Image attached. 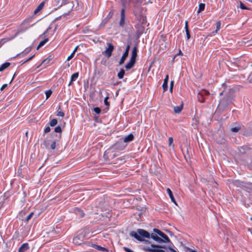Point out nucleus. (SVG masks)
Instances as JSON below:
<instances>
[{
  "label": "nucleus",
  "mask_w": 252,
  "mask_h": 252,
  "mask_svg": "<svg viewBox=\"0 0 252 252\" xmlns=\"http://www.w3.org/2000/svg\"><path fill=\"white\" fill-rule=\"evenodd\" d=\"M49 60H48L47 59H45L44 60H43L42 61V62L41 63V64L38 66V67H39V66H41L42 64H47L49 63Z\"/></svg>",
  "instance_id": "obj_42"
},
{
  "label": "nucleus",
  "mask_w": 252,
  "mask_h": 252,
  "mask_svg": "<svg viewBox=\"0 0 252 252\" xmlns=\"http://www.w3.org/2000/svg\"><path fill=\"white\" fill-rule=\"evenodd\" d=\"M54 131L57 133H61L62 131V128L60 126H58L54 129Z\"/></svg>",
  "instance_id": "obj_33"
},
{
  "label": "nucleus",
  "mask_w": 252,
  "mask_h": 252,
  "mask_svg": "<svg viewBox=\"0 0 252 252\" xmlns=\"http://www.w3.org/2000/svg\"><path fill=\"white\" fill-rule=\"evenodd\" d=\"M137 56V46L135 45L132 49L130 58L136 60Z\"/></svg>",
  "instance_id": "obj_13"
},
{
  "label": "nucleus",
  "mask_w": 252,
  "mask_h": 252,
  "mask_svg": "<svg viewBox=\"0 0 252 252\" xmlns=\"http://www.w3.org/2000/svg\"><path fill=\"white\" fill-rule=\"evenodd\" d=\"M48 30H46L42 34H41L39 36V38H42V37H46V34L48 33Z\"/></svg>",
  "instance_id": "obj_44"
},
{
  "label": "nucleus",
  "mask_w": 252,
  "mask_h": 252,
  "mask_svg": "<svg viewBox=\"0 0 252 252\" xmlns=\"http://www.w3.org/2000/svg\"><path fill=\"white\" fill-rule=\"evenodd\" d=\"M151 237L153 240H154L155 241H157V242H158L159 243H161L163 242V240L162 238L159 237L158 236L157 234L152 233L151 234Z\"/></svg>",
  "instance_id": "obj_11"
},
{
  "label": "nucleus",
  "mask_w": 252,
  "mask_h": 252,
  "mask_svg": "<svg viewBox=\"0 0 252 252\" xmlns=\"http://www.w3.org/2000/svg\"><path fill=\"white\" fill-rule=\"evenodd\" d=\"M45 2L44 1L40 3L38 6L36 8V9L34 11V14H37L39 11H40L43 7L44 5Z\"/></svg>",
  "instance_id": "obj_17"
},
{
  "label": "nucleus",
  "mask_w": 252,
  "mask_h": 252,
  "mask_svg": "<svg viewBox=\"0 0 252 252\" xmlns=\"http://www.w3.org/2000/svg\"><path fill=\"white\" fill-rule=\"evenodd\" d=\"M43 145L46 148H49V144L47 143V142L45 141H44L43 143Z\"/></svg>",
  "instance_id": "obj_52"
},
{
  "label": "nucleus",
  "mask_w": 252,
  "mask_h": 252,
  "mask_svg": "<svg viewBox=\"0 0 252 252\" xmlns=\"http://www.w3.org/2000/svg\"><path fill=\"white\" fill-rule=\"evenodd\" d=\"M78 76H79L78 72H76V73H73L71 76L70 81L68 85L69 86L71 85L72 84V83L74 81H75L77 78H78Z\"/></svg>",
  "instance_id": "obj_15"
},
{
  "label": "nucleus",
  "mask_w": 252,
  "mask_h": 252,
  "mask_svg": "<svg viewBox=\"0 0 252 252\" xmlns=\"http://www.w3.org/2000/svg\"><path fill=\"white\" fill-rule=\"evenodd\" d=\"M221 23L220 21H218L216 23V30L213 32V33H217L218 31L220 29Z\"/></svg>",
  "instance_id": "obj_29"
},
{
  "label": "nucleus",
  "mask_w": 252,
  "mask_h": 252,
  "mask_svg": "<svg viewBox=\"0 0 252 252\" xmlns=\"http://www.w3.org/2000/svg\"><path fill=\"white\" fill-rule=\"evenodd\" d=\"M128 54H127L126 52H124L121 57V59H120V61H119V65H122L123 63H124L125 60L128 57Z\"/></svg>",
  "instance_id": "obj_16"
},
{
  "label": "nucleus",
  "mask_w": 252,
  "mask_h": 252,
  "mask_svg": "<svg viewBox=\"0 0 252 252\" xmlns=\"http://www.w3.org/2000/svg\"><path fill=\"white\" fill-rule=\"evenodd\" d=\"M129 235L131 237H134L139 241L142 242L144 238H150L151 234L147 231L143 229H138L137 232L132 231L130 232Z\"/></svg>",
  "instance_id": "obj_2"
},
{
  "label": "nucleus",
  "mask_w": 252,
  "mask_h": 252,
  "mask_svg": "<svg viewBox=\"0 0 252 252\" xmlns=\"http://www.w3.org/2000/svg\"><path fill=\"white\" fill-rule=\"evenodd\" d=\"M113 10H111L109 13H108V14L107 15V17H106V18L107 19V20H109L110 18H111L113 15Z\"/></svg>",
  "instance_id": "obj_35"
},
{
  "label": "nucleus",
  "mask_w": 252,
  "mask_h": 252,
  "mask_svg": "<svg viewBox=\"0 0 252 252\" xmlns=\"http://www.w3.org/2000/svg\"><path fill=\"white\" fill-rule=\"evenodd\" d=\"M79 232V234L73 239V243L77 245L82 244L83 243L84 239L86 237V233L84 230H81Z\"/></svg>",
  "instance_id": "obj_4"
},
{
  "label": "nucleus",
  "mask_w": 252,
  "mask_h": 252,
  "mask_svg": "<svg viewBox=\"0 0 252 252\" xmlns=\"http://www.w3.org/2000/svg\"><path fill=\"white\" fill-rule=\"evenodd\" d=\"M174 86V81H171L170 84V91L172 93L173 91V88Z\"/></svg>",
  "instance_id": "obj_43"
},
{
  "label": "nucleus",
  "mask_w": 252,
  "mask_h": 252,
  "mask_svg": "<svg viewBox=\"0 0 252 252\" xmlns=\"http://www.w3.org/2000/svg\"><path fill=\"white\" fill-rule=\"evenodd\" d=\"M74 54L75 53L72 52L71 55L68 57L67 59V61H69L70 60H71L74 56Z\"/></svg>",
  "instance_id": "obj_49"
},
{
  "label": "nucleus",
  "mask_w": 252,
  "mask_h": 252,
  "mask_svg": "<svg viewBox=\"0 0 252 252\" xmlns=\"http://www.w3.org/2000/svg\"><path fill=\"white\" fill-rule=\"evenodd\" d=\"M51 128L49 126H47L44 129V132L48 133L50 131Z\"/></svg>",
  "instance_id": "obj_48"
},
{
  "label": "nucleus",
  "mask_w": 252,
  "mask_h": 252,
  "mask_svg": "<svg viewBox=\"0 0 252 252\" xmlns=\"http://www.w3.org/2000/svg\"><path fill=\"white\" fill-rule=\"evenodd\" d=\"M185 31H189L188 25H185Z\"/></svg>",
  "instance_id": "obj_59"
},
{
  "label": "nucleus",
  "mask_w": 252,
  "mask_h": 252,
  "mask_svg": "<svg viewBox=\"0 0 252 252\" xmlns=\"http://www.w3.org/2000/svg\"><path fill=\"white\" fill-rule=\"evenodd\" d=\"M186 33L187 39H189L190 38V35L189 30V31H186Z\"/></svg>",
  "instance_id": "obj_51"
},
{
  "label": "nucleus",
  "mask_w": 252,
  "mask_h": 252,
  "mask_svg": "<svg viewBox=\"0 0 252 252\" xmlns=\"http://www.w3.org/2000/svg\"><path fill=\"white\" fill-rule=\"evenodd\" d=\"M130 43H129L127 44L126 46V50L124 52H126L127 53V54H128L129 53V51L130 50Z\"/></svg>",
  "instance_id": "obj_38"
},
{
  "label": "nucleus",
  "mask_w": 252,
  "mask_h": 252,
  "mask_svg": "<svg viewBox=\"0 0 252 252\" xmlns=\"http://www.w3.org/2000/svg\"><path fill=\"white\" fill-rule=\"evenodd\" d=\"M75 213L80 218H83L85 215V214L84 213L83 211L79 208H76Z\"/></svg>",
  "instance_id": "obj_19"
},
{
  "label": "nucleus",
  "mask_w": 252,
  "mask_h": 252,
  "mask_svg": "<svg viewBox=\"0 0 252 252\" xmlns=\"http://www.w3.org/2000/svg\"><path fill=\"white\" fill-rule=\"evenodd\" d=\"M107 45L108 47L105 51L102 52V54L104 55L108 58H109L112 55V52L114 49V47L111 43H107Z\"/></svg>",
  "instance_id": "obj_6"
},
{
  "label": "nucleus",
  "mask_w": 252,
  "mask_h": 252,
  "mask_svg": "<svg viewBox=\"0 0 252 252\" xmlns=\"http://www.w3.org/2000/svg\"><path fill=\"white\" fill-rule=\"evenodd\" d=\"M134 135L132 133H130L127 136H125L124 138H123V140L124 141L125 143H129L134 139Z\"/></svg>",
  "instance_id": "obj_9"
},
{
  "label": "nucleus",
  "mask_w": 252,
  "mask_h": 252,
  "mask_svg": "<svg viewBox=\"0 0 252 252\" xmlns=\"http://www.w3.org/2000/svg\"><path fill=\"white\" fill-rule=\"evenodd\" d=\"M78 46H76V47L75 48L74 50H73V53H75V52L77 51V49H78Z\"/></svg>",
  "instance_id": "obj_57"
},
{
  "label": "nucleus",
  "mask_w": 252,
  "mask_h": 252,
  "mask_svg": "<svg viewBox=\"0 0 252 252\" xmlns=\"http://www.w3.org/2000/svg\"><path fill=\"white\" fill-rule=\"evenodd\" d=\"M15 75H16V73H15V74L13 75V77H12V79H11V81H10V83H11V82L12 81V80H13V79H14V77L15 76Z\"/></svg>",
  "instance_id": "obj_61"
},
{
  "label": "nucleus",
  "mask_w": 252,
  "mask_h": 252,
  "mask_svg": "<svg viewBox=\"0 0 252 252\" xmlns=\"http://www.w3.org/2000/svg\"><path fill=\"white\" fill-rule=\"evenodd\" d=\"M126 146V144L123 140V138H120L113 146V147L116 150L120 151L124 150Z\"/></svg>",
  "instance_id": "obj_5"
},
{
  "label": "nucleus",
  "mask_w": 252,
  "mask_h": 252,
  "mask_svg": "<svg viewBox=\"0 0 252 252\" xmlns=\"http://www.w3.org/2000/svg\"><path fill=\"white\" fill-rule=\"evenodd\" d=\"M66 0H63L62 1V4L60 5V6H61L63 4H67V2H66Z\"/></svg>",
  "instance_id": "obj_55"
},
{
  "label": "nucleus",
  "mask_w": 252,
  "mask_h": 252,
  "mask_svg": "<svg viewBox=\"0 0 252 252\" xmlns=\"http://www.w3.org/2000/svg\"><path fill=\"white\" fill-rule=\"evenodd\" d=\"M52 29V27L51 26L49 27L46 30H48V32Z\"/></svg>",
  "instance_id": "obj_62"
},
{
  "label": "nucleus",
  "mask_w": 252,
  "mask_h": 252,
  "mask_svg": "<svg viewBox=\"0 0 252 252\" xmlns=\"http://www.w3.org/2000/svg\"><path fill=\"white\" fill-rule=\"evenodd\" d=\"M10 65V63L8 62L3 63L0 66V72L3 71L5 69L7 68Z\"/></svg>",
  "instance_id": "obj_23"
},
{
  "label": "nucleus",
  "mask_w": 252,
  "mask_h": 252,
  "mask_svg": "<svg viewBox=\"0 0 252 252\" xmlns=\"http://www.w3.org/2000/svg\"><path fill=\"white\" fill-rule=\"evenodd\" d=\"M33 215V212H32L26 218V221L27 222L29 221V220H30L31 219V218H32V216Z\"/></svg>",
  "instance_id": "obj_39"
},
{
  "label": "nucleus",
  "mask_w": 252,
  "mask_h": 252,
  "mask_svg": "<svg viewBox=\"0 0 252 252\" xmlns=\"http://www.w3.org/2000/svg\"><path fill=\"white\" fill-rule=\"evenodd\" d=\"M56 141L55 140L54 141L51 146H50V147L52 149V150H54L55 148H56Z\"/></svg>",
  "instance_id": "obj_40"
},
{
  "label": "nucleus",
  "mask_w": 252,
  "mask_h": 252,
  "mask_svg": "<svg viewBox=\"0 0 252 252\" xmlns=\"http://www.w3.org/2000/svg\"><path fill=\"white\" fill-rule=\"evenodd\" d=\"M108 20H107L106 18L103 20L101 24V26H104L108 22Z\"/></svg>",
  "instance_id": "obj_45"
},
{
  "label": "nucleus",
  "mask_w": 252,
  "mask_h": 252,
  "mask_svg": "<svg viewBox=\"0 0 252 252\" xmlns=\"http://www.w3.org/2000/svg\"><path fill=\"white\" fill-rule=\"evenodd\" d=\"M241 129V127L240 126H235V127H232L231 128V131L232 132H238L240 129Z\"/></svg>",
  "instance_id": "obj_32"
},
{
  "label": "nucleus",
  "mask_w": 252,
  "mask_h": 252,
  "mask_svg": "<svg viewBox=\"0 0 252 252\" xmlns=\"http://www.w3.org/2000/svg\"><path fill=\"white\" fill-rule=\"evenodd\" d=\"M125 74V71L124 69H121L120 72L118 73V77L119 79H122Z\"/></svg>",
  "instance_id": "obj_26"
},
{
  "label": "nucleus",
  "mask_w": 252,
  "mask_h": 252,
  "mask_svg": "<svg viewBox=\"0 0 252 252\" xmlns=\"http://www.w3.org/2000/svg\"><path fill=\"white\" fill-rule=\"evenodd\" d=\"M245 187L247 189H249L250 190H252V183H246L245 184Z\"/></svg>",
  "instance_id": "obj_31"
},
{
  "label": "nucleus",
  "mask_w": 252,
  "mask_h": 252,
  "mask_svg": "<svg viewBox=\"0 0 252 252\" xmlns=\"http://www.w3.org/2000/svg\"><path fill=\"white\" fill-rule=\"evenodd\" d=\"M108 97H106L104 99V104L105 105L109 106L110 105L109 102L107 101Z\"/></svg>",
  "instance_id": "obj_46"
},
{
  "label": "nucleus",
  "mask_w": 252,
  "mask_h": 252,
  "mask_svg": "<svg viewBox=\"0 0 252 252\" xmlns=\"http://www.w3.org/2000/svg\"><path fill=\"white\" fill-rule=\"evenodd\" d=\"M7 87V84H3L2 87H1L0 88V90L1 91H3L5 88H6V87Z\"/></svg>",
  "instance_id": "obj_53"
},
{
  "label": "nucleus",
  "mask_w": 252,
  "mask_h": 252,
  "mask_svg": "<svg viewBox=\"0 0 252 252\" xmlns=\"http://www.w3.org/2000/svg\"><path fill=\"white\" fill-rule=\"evenodd\" d=\"M249 150V148L247 146H243L239 149V151L242 154H245Z\"/></svg>",
  "instance_id": "obj_25"
},
{
  "label": "nucleus",
  "mask_w": 252,
  "mask_h": 252,
  "mask_svg": "<svg viewBox=\"0 0 252 252\" xmlns=\"http://www.w3.org/2000/svg\"><path fill=\"white\" fill-rule=\"evenodd\" d=\"M168 75H166L165 78L164 79L163 83L162 84V88L163 90V92H165L168 89Z\"/></svg>",
  "instance_id": "obj_10"
},
{
  "label": "nucleus",
  "mask_w": 252,
  "mask_h": 252,
  "mask_svg": "<svg viewBox=\"0 0 252 252\" xmlns=\"http://www.w3.org/2000/svg\"><path fill=\"white\" fill-rule=\"evenodd\" d=\"M93 111L97 114H99L101 112V109L99 107H95L93 109Z\"/></svg>",
  "instance_id": "obj_36"
},
{
  "label": "nucleus",
  "mask_w": 252,
  "mask_h": 252,
  "mask_svg": "<svg viewBox=\"0 0 252 252\" xmlns=\"http://www.w3.org/2000/svg\"><path fill=\"white\" fill-rule=\"evenodd\" d=\"M142 242H144L145 244H151V242L148 240L144 239V240H142Z\"/></svg>",
  "instance_id": "obj_54"
},
{
  "label": "nucleus",
  "mask_w": 252,
  "mask_h": 252,
  "mask_svg": "<svg viewBox=\"0 0 252 252\" xmlns=\"http://www.w3.org/2000/svg\"><path fill=\"white\" fill-rule=\"evenodd\" d=\"M183 109V106H177L174 107V112L175 113H179Z\"/></svg>",
  "instance_id": "obj_24"
},
{
  "label": "nucleus",
  "mask_w": 252,
  "mask_h": 252,
  "mask_svg": "<svg viewBox=\"0 0 252 252\" xmlns=\"http://www.w3.org/2000/svg\"><path fill=\"white\" fill-rule=\"evenodd\" d=\"M49 40L48 38H45L43 40L41 41L37 47V50H38L40 47L45 45Z\"/></svg>",
  "instance_id": "obj_21"
},
{
  "label": "nucleus",
  "mask_w": 252,
  "mask_h": 252,
  "mask_svg": "<svg viewBox=\"0 0 252 252\" xmlns=\"http://www.w3.org/2000/svg\"><path fill=\"white\" fill-rule=\"evenodd\" d=\"M132 0H121L122 5L124 7H125L126 5L129 4ZM125 8H123L121 9V19L119 23V25L121 27H123L125 24Z\"/></svg>",
  "instance_id": "obj_3"
},
{
  "label": "nucleus",
  "mask_w": 252,
  "mask_h": 252,
  "mask_svg": "<svg viewBox=\"0 0 252 252\" xmlns=\"http://www.w3.org/2000/svg\"><path fill=\"white\" fill-rule=\"evenodd\" d=\"M2 39L0 40V47H1L3 44L2 43Z\"/></svg>",
  "instance_id": "obj_60"
},
{
  "label": "nucleus",
  "mask_w": 252,
  "mask_h": 252,
  "mask_svg": "<svg viewBox=\"0 0 252 252\" xmlns=\"http://www.w3.org/2000/svg\"><path fill=\"white\" fill-rule=\"evenodd\" d=\"M31 49H32V47L27 48V49H26L25 50V51L24 52L18 54L17 56H19V55H26L31 51Z\"/></svg>",
  "instance_id": "obj_27"
},
{
  "label": "nucleus",
  "mask_w": 252,
  "mask_h": 252,
  "mask_svg": "<svg viewBox=\"0 0 252 252\" xmlns=\"http://www.w3.org/2000/svg\"><path fill=\"white\" fill-rule=\"evenodd\" d=\"M29 249L28 243H24L19 248L18 252H25Z\"/></svg>",
  "instance_id": "obj_12"
},
{
  "label": "nucleus",
  "mask_w": 252,
  "mask_h": 252,
  "mask_svg": "<svg viewBox=\"0 0 252 252\" xmlns=\"http://www.w3.org/2000/svg\"><path fill=\"white\" fill-rule=\"evenodd\" d=\"M135 62V60L130 58L128 63H127L125 65L126 69V70H129L131 69L134 66Z\"/></svg>",
  "instance_id": "obj_8"
},
{
  "label": "nucleus",
  "mask_w": 252,
  "mask_h": 252,
  "mask_svg": "<svg viewBox=\"0 0 252 252\" xmlns=\"http://www.w3.org/2000/svg\"><path fill=\"white\" fill-rule=\"evenodd\" d=\"M173 142V139L172 137H170L169 138V145L171 146Z\"/></svg>",
  "instance_id": "obj_50"
},
{
  "label": "nucleus",
  "mask_w": 252,
  "mask_h": 252,
  "mask_svg": "<svg viewBox=\"0 0 252 252\" xmlns=\"http://www.w3.org/2000/svg\"><path fill=\"white\" fill-rule=\"evenodd\" d=\"M93 247L94 248H95V249L101 251H103L104 252H108V250L107 249H106V248H105L104 247H101L100 246H98L97 245L94 244L93 245Z\"/></svg>",
  "instance_id": "obj_18"
},
{
  "label": "nucleus",
  "mask_w": 252,
  "mask_h": 252,
  "mask_svg": "<svg viewBox=\"0 0 252 252\" xmlns=\"http://www.w3.org/2000/svg\"><path fill=\"white\" fill-rule=\"evenodd\" d=\"M154 231L155 232H156L157 234L159 235L161 237H162L163 238V242L168 243V242H170V240L169 238H168V237L165 234H164L163 232L160 231V230L157 229V228H154Z\"/></svg>",
  "instance_id": "obj_7"
},
{
  "label": "nucleus",
  "mask_w": 252,
  "mask_h": 252,
  "mask_svg": "<svg viewBox=\"0 0 252 252\" xmlns=\"http://www.w3.org/2000/svg\"><path fill=\"white\" fill-rule=\"evenodd\" d=\"M56 115L59 117H63L64 116V112L62 110L61 106H59L58 109L56 112Z\"/></svg>",
  "instance_id": "obj_20"
},
{
  "label": "nucleus",
  "mask_w": 252,
  "mask_h": 252,
  "mask_svg": "<svg viewBox=\"0 0 252 252\" xmlns=\"http://www.w3.org/2000/svg\"><path fill=\"white\" fill-rule=\"evenodd\" d=\"M158 252H165V251H157Z\"/></svg>",
  "instance_id": "obj_64"
},
{
  "label": "nucleus",
  "mask_w": 252,
  "mask_h": 252,
  "mask_svg": "<svg viewBox=\"0 0 252 252\" xmlns=\"http://www.w3.org/2000/svg\"><path fill=\"white\" fill-rule=\"evenodd\" d=\"M34 55H33V56L30 57V58H29L28 59H27L25 61H24L23 63H23H25L28 62H29L30 61L32 60L33 58L34 57Z\"/></svg>",
  "instance_id": "obj_47"
},
{
  "label": "nucleus",
  "mask_w": 252,
  "mask_h": 252,
  "mask_svg": "<svg viewBox=\"0 0 252 252\" xmlns=\"http://www.w3.org/2000/svg\"><path fill=\"white\" fill-rule=\"evenodd\" d=\"M52 91L51 90H49L45 92L46 99H48L52 94Z\"/></svg>",
  "instance_id": "obj_34"
},
{
  "label": "nucleus",
  "mask_w": 252,
  "mask_h": 252,
  "mask_svg": "<svg viewBox=\"0 0 252 252\" xmlns=\"http://www.w3.org/2000/svg\"><path fill=\"white\" fill-rule=\"evenodd\" d=\"M58 123L57 120L56 119H54L52 120L50 122V125L51 126H54L57 125Z\"/></svg>",
  "instance_id": "obj_30"
},
{
  "label": "nucleus",
  "mask_w": 252,
  "mask_h": 252,
  "mask_svg": "<svg viewBox=\"0 0 252 252\" xmlns=\"http://www.w3.org/2000/svg\"><path fill=\"white\" fill-rule=\"evenodd\" d=\"M178 55H183V53L180 50H179V53L176 55V56Z\"/></svg>",
  "instance_id": "obj_58"
},
{
  "label": "nucleus",
  "mask_w": 252,
  "mask_h": 252,
  "mask_svg": "<svg viewBox=\"0 0 252 252\" xmlns=\"http://www.w3.org/2000/svg\"><path fill=\"white\" fill-rule=\"evenodd\" d=\"M240 7L242 9H250V8H249L248 7H247V6H246L244 3H243L242 2H240Z\"/></svg>",
  "instance_id": "obj_37"
},
{
  "label": "nucleus",
  "mask_w": 252,
  "mask_h": 252,
  "mask_svg": "<svg viewBox=\"0 0 252 252\" xmlns=\"http://www.w3.org/2000/svg\"><path fill=\"white\" fill-rule=\"evenodd\" d=\"M234 97V96L233 94L230 92L227 93L223 97L220 99L217 110L219 112H222L226 110Z\"/></svg>",
  "instance_id": "obj_1"
},
{
  "label": "nucleus",
  "mask_w": 252,
  "mask_h": 252,
  "mask_svg": "<svg viewBox=\"0 0 252 252\" xmlns=\"http://www.w3.org/2000/svg\"><path fill=\"white\" fill-rule=\"evenodd\" d=\"M201 93H202V94L205 96L206 95H208L210 94L209 92L207 90H202L201 92H200Z\"/></svg>",
  "instance_id": "obj_41"
},
{
  "label": "nucleus",
  "mask_w": 252,
  "mask_h": 252,
  "mask_svg": "<svg viewBox=\"0 0 252 252\" xmlns=\"http://www.w3.org/2000/svg\"><path fill=\"white\" fill-rule=\"evenodd\" d=\"M249 79H250V80L251 81H252V72H251V73L250 74L249 76Z\"/></svg>",
  "instance_id": "obj_56"
},
{
  "label": "nucleus",
  "mask_w": 252,
  "mask_h": 252,
  "mask_svg": "<svg viewBox=\"0 0 252 252\" xmlns=\"http://www.w3.org/2000/svg\"><path fill=\"white\" fill-rule=\"evenodd\" d=\"M167 193L168 194V195H169V197H170V199H171V201H172V202H173L175 205H177V203H176V202L175 199V198H174V196H173V193H172V192L171 190L170 189L168 188V189H167Z\"/></svg>",
  "instance_id": "obj_14"
},
{
  "label": "nucleus",
  "mask_w": 252,
  "mask_h": 252,
  "mask_svg": "<svg viewBox=\"0 0 252 252\" xmlns=\"http://www.w3.org/2000/svg\"><path fill=\"white\" fill-rule=\"evenodd\" d=\"M223 94V92H221L220 93V95L221 96Z\"/></svg>",
  "instance_id": "obj_63"
},
{
  "label": "nucleus",
  "mask_w": 252,
  "mask_h": 252,
  "mask_svg": "<svg viewBox=\"0 0 252 252\" xmlns=\"http://www.w3.org/2000/svg\"><path fill=\"white\" fill-rule=\"evenodd\" d=\"M205 5L204 3H200L199 5V8L197 10V13H199L201 11H203L205 9Z\"/></svg>",
  "instance_id": "obj_28"
},
{
  "label": "nucleus",
  "mask_w": 252,
  "mask_h": 252,
  "mask_svg": "<svg viewBox=\"0 0 252 252\" xmlns=\"http://www.w3.org/2000/svg\"><path fill=\"white\" fill-rule=\"evenodd\" d=\"M197 98L198 101H200V102H204L205 99L204 96L202 94V93H201V92H199L198 94Z\"/></svg>",
  "instance_id": "obj_22"
}]
</instances>
